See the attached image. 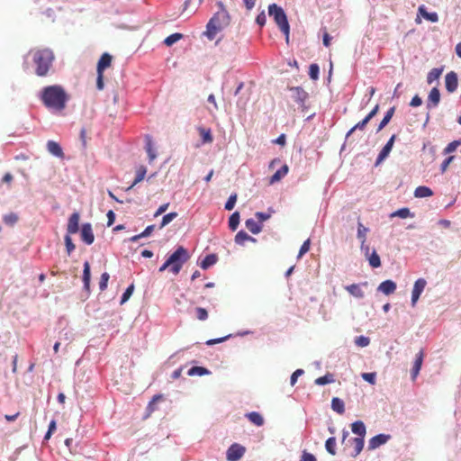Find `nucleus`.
<instances>
[{
	"label": "nucleus",
	"instance_id": "c85d7f7f",
	"mask_svg": "<svg viewBox=\"0 0 461 461\" xmlns=\"http://www.w3.org/2000/svg\"><path fill=\"white\" fill-rule=\"evenodd\" d=\"M414 212H411L408 207L400 208L390 214V218L399 217L401 219L413 218Z\"/></svg>",
	"mask_w": 461,
	"mask_h": 461
},
{
	"label": "nucleus",
	"instance_id": "ea45409f",
	"mask_svg": "<svg viewBox=\"0 0 461 461\" xmlns=\"http://www.w3.org/2000/svg\"><path fill=\"white\" fill-rule=\"evenodd\" d=\"M443 72V68H434L427 75L428 84H432L435 80H438Z\"/></svg>",
	"mask_w": 461,
	"mask_h": 461
},
{
	"label": "nucleus",
	"instance_id": "09e8293b",
	"mask_svg": "<svg viewBox=\"0 0 461 461\" xmlns=\"http://www.w3.org/2000/svg\"><path fill=\"white\" fill-rule=\"evenodd\" d=\"M176 217H177V212H171L165 214L162 217V220H161V222L159 225V229H162L165 226H167V224H169Z\"/></svg>",
	"mask_w": 461,
	"mask_h": 461
},
{
	"label": "nucleus",
	"instance_id": "4d7b16f0",
	"mask_svg": "<svg viewBox=\"0 0 461 461\" xmlns=\"http://www.w3.org/2000/svg\"><path fill=\"white\" fill-rule=\"evenodd\" d=\"M231 336H232L231 334H229V335H226L224 337L216 338V339H211L207 340L205 342V344L207 346H212V345H215V344H219V343L226 341L227 339L231 338Z\"/></svg>",
	"mask_w": 461,
	"mask_h": 461
},
{
	"label": "nucleus",
	"instance_id": "473e14b6",
	"mask_svg": "<svg viewBox=\"0 0 461 461\" xmlns=\"http://www.w3.org/2000/svg\"><path fill=\"white\" fill-rule=\"evenodd\" d=\"M240 214L238 211L232 212L228 220V226L231 231H235L240 224Z\"/></svg>",
	"mask_w": 461,
	"mask_h": 461
},
{
	"label": "nucleus",
	"instance_id": "0eeeda50",
	"mask_svg": "<svg viewBox=\"0 0 461 461\" xmlns=\"http://www.w3.org/2000/svg\"><path fill=\"white\" fill-rule=\"evenodd\" d=\"M290 91L293 93V99L298 104L302 112H306L309 109V105L306 104L309 94L302 86H292Z\"/></svg>",
	"mask_w": 461,
	"mask_h": 461
},
{
	"label": "nucleus",
	"instance_id": "3c124183",
	"mask_svg": "<svg viewBox=\"0 0 461 461\" xmlns=\"http://www.w3.org/2000/svg\"><path fill=\"white\" fill-rule=\"evenodd\" d=\"M237 199L238 194L236 193L231 194L224 204V209L226 211H231L235 207Z\"/></svg>",
	"mask_w": 461,
	"mask_h": 461
},
{
	"label": "nucleus",
	"instance_id": "423d86ee",
	"mask_svg": "<svg viewBox=\"0 0 461 461\" xmlns=\"http://www.w3.org/2000/svg\"><path fill=\"white\" fill-rule=\"evenodd\" d=\"M190 258L188 250L183 246H178L176 250L167 258L170 263L169 271L177 275L182 269L183 265Z\"/></svg>",
	"mask_w": 461,
	"mask_h": 461
},
{
	"label": "nucleus",
	"instance_id": "69168bd1",
	"mask_svg": "<svg viewBox=\"0 0 461 461\" xmlns=\"http://www.w3.org/2000/svg\"><path fill=\"white\" fill-rule=\"evenodd\" d=\"M421 104H422V99L419 95H415L410 102V105L412 107H418Z\"/></svg>",
	"mask_w": 461,
	"mask_h": 461
},
{
	"label": "nucleus",
	"instance_id": "a211bd4d",
	"mask_svg": "<svg viewBox=\"0 0 461 461\" xmlns=\"http://www.w3.org/2000/svg\"><path fill=\"white\" fill-rule=\"evenodd\" d=\"M113 57L107 52H104L100 57L97 66H96V71L97 73L104 74V70L111 66Z\"/></svg>",
	"mask_w": 461,
	"mask_h": 461
},
{
	"label": "nucleus",
	"instance_id": "c756f323",
	"mask_svg": "<svg viewBox=\"0 0 461 461\" xmlns=\"http://www.w3.org/2000/svg\"><path fill=\"white\" fill-rule=\"evenodd\" d=\"M394 112H395V107L394 106H393V107H391V108H389L387 110V112L384 115V118L382 119V121L378 124V127L376 129V132H379L380 131H382L390 122V121L392 120V118H393V114H394Z\"/></svg>",
	"mask_w": 461,
	"mask_h": 461
},
{
	"label": "nucleus",
	"instance_id": "0e129e2a",
	"mask_svg": "<svg viewBox=\"0 0 461 461\" xmlns=\"http://www.w3.org/2000/svg\"><path fill=\"white\" fill-rule=\"evenodd\" d=\"M316 460H317L316 456L313 454H312L306 450L303 451L300 461H316Z\"/></svg>",
	"mask_w": 461,
	"mask_h": 461
},
{
	"label": "nucleus",
	"instance_id": "864d4df0",
	"mask_svg": "<svg viewBox=\"0 0 461 461\" xmlns=\"http://www.w3.org/2000/svg\"><path fill=\"white\" fill-rule=\"evenodd\" d=\"M310 247H311V240L310 239H307L306 240L303 241V243L302 244L300 249H299V253L297 255V258H301L304 254H306L309 250H310Z\"/></svg>",
	"mask_w": 461,
	"mask_h": 461
},
{
	"label": "nucleus",
	"instance_id": "e2e57ef3",
	"mask_svg": "<svg viewBox=\"0 0 461 461\" xmlns=\"http://www.w3.org/2000/svg\"><path fill=\"white\" fill-rule=\"evenodd\" d=\"M255 216L258 219V222L261 224H262V222L270 219V213H267L265 212H257L255 213Z\"/></svg>",
	"mask_w": 461,
	"mask_h": 461
},
{
	"label": "nucleus",
	"instance_id": "8fccbe9b",
	"mask_svg": "<svg viewBox=\"0 0 461 461\" xmlns=\"http://www.w3.org/2000/svg\"><path fill=\"white\" fill-rule=\"evenodd\" d=\"M308 74H309V77L311 79L317 80L319 78V75H320L319 65L316 63L311 64L309 67Z\"/></svg>",
	"mask_w": 461,
	"mask_h": 461
},
{
	"label": "nucleus",
	"instance_id": "72a5a7b5",
	"mask_svg": "<svg viewBox=\"0 0 461 461\" xmlns=\"http://www.w3.org/2000/svg\"><path fill=\"white\" fill-rule=\"evenodd\" d=\"M145 149L148 153L149 162H152L156 158L157 153L155 149L153 148L152 140L149 135L146 136Z\"/></svg>",
	"mask_w": 461,
	"mask_h": 461
},
{
	"label": "nucleus",
	"instance_id": "a878e982",
	"mask_svg": "<svg viewBox=\"0 0 461 461\" xmlns=\"http://www.w3.org/2000/svg\"><path fill=\"white\" fill-rule=\"evenodd\" d=\"M289 171V167L286 164L283 165L278 168L270 177V184H275L284 178Z\"/></svg>",
	"mask_w": 461,
	"mask_h": 461
},
{
	"label": "nucleus",
	"instance_id": "b1692460",
	"mask_svg": "<svg viewBox=\"0 0 461 461\" xmlns=\"http://www.w3.org/2000/svg\"><path fill=\"white\" fill-rule=\"evenodd\" d=\"M218 261V256L214 253L206 255L199 263V266L202 269H208L213 265H215Z\"/></svg>",
	"mask_w": 461,
	"mask_h": 461
},
{
	"label": "nucleus",
	"instance_id": "cd10ccee",
	"mask_svg": "<svg viewBox=\"0 0 461 461\" xmlns=\"http://www.w3.org/2000/svg\"><path fill=\"white\" fill-rule=\"evenodd\" d=\"M245 417L254 425L260 427L264 424L265 420L263 416L258 411H250L245 414Z\"/></svg>",
	"mask_w": 461,
	"mask_h": 461
},
{
	"label": "nucleus",
	"instance_id": "2f4dec72",
	"mask_svg": "<svg viewBox=\"0 0 461 461\" xmlns=\"http://www.w3.org/2000/svg\"><path fill=\"white\" fill-rule=\"evenodd\" d=\"M433 195V191L425 185L418 186L414 191V196L417 198H426Z\"/></svg>",
	"mask_w": 461,
	"mask_h": 461
},
{
	"label": "nucleus",
	"instance_id": "ddd939ff",
	"mask_svg": "<svg viewBox=\"0 0 461 461\" xmlns=\"http://www.w3.org/2000/svg\"><path fill=\"white\" fill-rule=\"evenodd\" d=\"M83 293L86 294L87 298L90 294V282H91V267L88 261H85L83 265Z\"/></svg>",
	"mask_w": 461,
	"mask_h": 461
},
{
	"label": "nucleus",
	"instance_id": "20e7f679",
	"mask_svg": "<svg viewBox=\"0 0 461 461\" xmlns=\"http://www.w3.org/2000/svg\"><path fill=\"white\" fill-rule=\"evenodd\" d=\"M268 15L273 18L282 33L285 36L286 42L289 41L290 24L287 15L280 5L277 4H270L267 8Z\"/></svg>",
	"mask_w": 461,
	"mask_h": 461
},
{
	"label": "nucleus",
	"instance_id": "052dcab7",
	"mask_svg": "<svg viewBox=\"0 0 461 461\" xmlns=\"http://www.w3.org/2000/svg\"><path fill=\"white\" fill-rule=\"evenodd\" d=\"M455 159V156L449 155L447 157L440 165V172L443 174L447 169L449 164Z\"/></svg>",
	"mask_w": 461,
	"mask_h": 461
},
{
	"label": "nucleus",
	"instance_id": "a18cd8bd",
	"mask_svg": "<svg viewBox=\"0 0 461 461\" xmlns=\"http://www.w3.org/2000/svg\"><path fill=\"white\" fill-rule=\"evenodd\" d=\"M249 234L244 230H240L235 235L234 241L237 245L244 246L245 242L249 240Z\"/></svg>",
	"mask_w": 461,
	"mask_h": 461
},
{
	"label": "nucleus",
	"instance_id": "2eb2a0df",
	"mask_svg": "<svg viewBox=\"0 0 461 461\" xmlns=\"http://www.w3.org/2000/svg\"><path fill=\"white\" fill-rule=\"evenodd\" d=\"M439 103H440V91L437 86H435L429 93L428 99L426 102V108L429 111L432 110V109L438 107Z\"/></svg>",
	"mask_w": 461,
	"mask_h": 461
},
{
	"label": "nucleus",
	"instance_id": "603ef678",
	"mask_svg": "<svg viewBox=\"0 0 461 461\" xmlns=\"http://www.w3.org/2000/svg\"><path fill=\"white\" fill-rule=\"evenodd\" d=\"M355 344L360 348H366L370 344V339L366 336L360 335L355 338Z\"/></svg>",
	"mask_w": 461,
	"mask_h": 461
},
{
	"label": "nucleus",
	"instance_id": "79ce46f5",
	"mask_svg": "<svg viewBox=\"0 0 461 461\" xmlns=\"http://www.w3.org/2000/svg\"><path fill=\"white\" fill-rule=\"evenodd\" d=\"M182 38H183V34L182 33L175 32V33H172L169 36L166 37L164 41H163V43L166 46L170 47V46L174 45L175 43H176Z\"/></svg>",
	"mask_w": 461,
	"mask_h": 461
},
{
	"label": "nucleus",
	"instance_id": "58836bf2",
	"mask_svg": "<svg viewBox=\"0 0 461 461\" xmlns=\"http://www.w3.org/2000/svg\"><path fill=\"white\" fill-rule=\"evenodd\" d=\"M366 258L368 260L370 267H372L373 268H377L381 267L380 256L377 254L375 249Z\"/></svg>",
	"mask_w": 461,
	"mask_h": 461
},
{
	"label": "nucleus",
	"instance_id": "f257e3e1",
	"mask_svg": "<svg viewBox=\"0 0 461 461\" xmlns=\"http://www.w3.org/2000/svg\"><path fill=\"white\" fill-rule=\"evenodd\" d=\"M39 97L47 108L57 111L63 110L68 101V95L65 89L59 85L43 87Z\"/></svg>",
	"mask_w": 461,
	"mask_h": 461
},
{
	"label": "nucleus",
	"instance_id": "4468645a",
	"mask_svg": "<svg viewBox=\"0 0 461 461\" xmlns=\"http://www.w3.org/2000/svg\"><path fill=\"white\" fill-rule=\"evenodd\" d=\"M391 438V436L389 434H384V433H379L374 437H372L369 441H368V445H367V449L368 450H375L376 448H378L379 447H381L382 445H384L385 443H387V441Z\"/></svg>",
	"mask_w": 461,
	"mask_h": 461
},
{
	"label": "nucleus",
	"instance_id": "37998d69",
	"mask_svg": "<svg viewBox=\"0 0 461 461\" xmlns=\"http://www.w3.org/2000/svg\"><path fill=\"white\" fill-rule=\"evenodd\" d=\"M18 215L15 212H9L3 216V221L7 226H14L18 221Z\"/></svg>",
	"mask_w": 461,
	"mask_h": 461
},
{
	"label": "nucleus",
	"instance_id": "7ed1b4c3",
	"mask_svg": "<svg viewBox=\"0 0 461 461\" xmlns=\"http://www.w3.org/2000/svg\"><path fill=\"white\" fill-rule=\"evenodd\" d=\"M230 13H215L210 18L206 24V31L204 32V35L208 40L212 41L215 39L216 34L228 27L230 23Z\"/></svg>",
	"mask_w": 461,
	"mask_h": 461
},
{
	"label": "nucleus",
	"instance_id": "f8f14e48",
	"mask_svg": "<svg viewBox=\"0 0 461 461\" xmlns=\"http://www.w3.org/2000/svg\"><path fill=\"white\" fill-rule=\"evenodd\" d=\"M427 285V281L424 278H418L413 285L412 292H411V306H415L417 302L419 301L421 294L423 293L425 286Z\"/></svg>",
	"mask_w": 461,
	"mask_h": 461
},
{
	"label": "nucleus",
	"instance_id": "6e6552de",
	"mask_svg": "<svg viewBox=\"0 0 461 461\" xmlns=\"http://www.w3.org/2000/svg\"><path fill=\"white\" fill-rule=\"evenodd\" d=\"M379 111V105L376 104L360 122L355 124L346 134V139H348L349 136L355 132L356 131H363L367 123L377 114Z\"/></svg>",
	"mask_w": 461,
	"mask_h": 461
},
{
	"label": "nucleus",
	"instance_id": "c9c22d12",
	"mask_svg": "<svg viewBox=\"0 0 461 461\" xmlns=\"http://www.w3.org/2000/svg\"><path fill=\"white\" fill-rule=\"evenodd\" d=\"M198 131L200 133V136H201V139H202V142L203 144L212 142L213 137H212L211 129H206V128H203V127H199L198 128Z\"/></svg>",
	"mask_w": 461,
	"mask_h": 461
},
{
	"label": "nucleus",
	"instance_id": "dca6fc26",
	"mask_svg": "<svg viewBox=\"0 0 461 461\" xmlns=\"http://www.w3.org/2000/svg\"><path fill=\"white\" fill-rule=\"evenodd\" d=\"M445 86L448 93H453L458 86V77L454 71L448 72L445 77Z\"/></svg>",
	"mask_w": 461,
	"mask_h": 461
},
{
	"label": "nucleus",
	"instance_id": "1a4fd4ad",
	"mask_svg": "<svg viewBox=\"0 0 461 461\" xmlns=\"http://www.w3.org/2000/svg\"><path fill=\"white\" fill-rule=\"evenodd\" d=\"M396 138H397L396 135L393 134L389 138V140H387L385 145L381 149V150L379 151V153L377 155L375 162V167L380 165L383 161H384L388 158V156L390 155V153L393 148V144L396 140Z\"/></svg>",
	"mask_w": 461,
	"mask_h": 461
},
{
	"label": "nucleus",
	"instance_id": "5fc2aeb1",
	"mask_svg": "<svg viewBox=\"0 0 461 461\" xmlns=\"http://www.w3.org/2000/svg\"><path fill=\"white\" fill-rule=\"evenodd\" d=\"M109 278L110 276L107 272H104L101 275L99 281V289L101 291H104L107 288Z\"/></svg>",
	"mask_w": 461,
	"mask_h": 461
},
{
	"label": "nucleus",
	"instance_id": "e433bc0d",
	"mask_svg": "<svg viewBox=\"0 0 461 461\" xmlns=\"http://www.w3.org/2000/svg\"><path fill=\"white\" fill-rule=\"evenodd\" d=\"M368 231L369 228L364 226L360 220L358 219L357 238L360 240L361 243H366V234Z\"/></svg>",
	"mask_w": 461,
	"mask_h": 461
},
{
	"label": "nucleus",
	"instance_id": "4c0bfd02",
	"mask_svg": "<svg viewBox=\"0 0 461 461\" xmlns=\"http://www.w3.org/2000/svg\"><path fill=\"white\" fill-rule=\"evenodd\" d=\"M147 168L144 166H140L136 171V176L133 183L126 189V191L131 190L134 185L142 181L146 176Z\"/></svg>",
	"mask_w": 461,
	"mask_h": 461
},
{
	"label": "nucleus",
	"instance_id": "7c9ffc66",
	"mask_svg": "<svg viewBox=\"0 0 461 461\" xmlns=\"http://www.w3.org/2000/svg\"><path fill=\"white\" fill-rule=\"evenodd\" d=\"M210 374H211V371L209 369H207L206 367L198 366H194L187 370V375H189V376H194V375L203 376V375H210Z\"/></svg>",
	"mask_w": 461,
	"mask_h": 461
},
{
	"label": "nucleus",
	"instance_id": "412c9836",
	"mask_svg": "<svg viewBox=\"0 0 461 461\" xmlns=\"http://www.w3.org/2000/svg\"><path fill=\"white\" fill-rule=\"evenodd\" d=\"M418 14L429 22H431V23L438 22V14L436 12H429L427 7L423 5L419 6Z\"/></svg>",
	"mask_w": 461,
	"mask_h": 461
},
{
	"label": "nucleus",
	"instance_id": "bb28decb",
	"mask_svg": "<svg viewBox=\"0 0 461 461\" xmlns=\"http://www.w3.org/2000/svg\"><path fill=\"white\" fill-rule=\"evenodd\" d=\"M245 226L252 234L260 233L262 230V228H263L261 223H259L258 221H256L252 218L246 220Z\"/></svg>",
	"mask_w": 461,
	"mask_h": 461
},
{
	"label": "nucleus",
	"instance_id": "a19ab883",
	"mask_svg": "<svg viewBox=\"0 0 461 461\" xmlns=\"http://www.w3.org/2000/svg\"><path fill=\"white\" fill-rule=\"evenodd\" d=\"M336 438L335 437H330L326 439L325 441V449L326 451L332 455V456H335L336 453H337V448H336Z\"/></svg>",
	"mask_w": 461,
	"mask_h": 461
},
{
	"label": "nucleus",
	"instance_id": "393cba45",
	"mask_svg": "<svg viewBox=\"0 0 461 461\" xmlns=\"http://www.w3.org/2000/svg\"><path fill=\"white\" fill-rule=\"evenodd\" d=\"M351 430L357 438H365L366 428L362 420H356L351 424Z\"/></svg>",
	"mask_w": 461,
	"mask_h": 461
},
{
	"label": "nucleus",
	"instance_id": "39448f33",
	"mask_svg": "<svg viewBox=\"0 0 461 461\" xmlns=\"http://www.w3.org/2000/svg\"><path fill=\"white\" fill-rule=\"evenodd\" d=\"M79 220L80 214L77 212H74L68 218L67 225V234L64 237V242L68 255H70L76 249L75 244L70 237L72 234H76L79 230Z\"/></svg>",
	"mask_w": 461,
	"mask_h": 461
},
{
	"label": "nucleus",
	"instance_id": "6ab92c4d",
	"mask_svg": "<svg viewBox=\"0 0 461 461\" xmlns=\"http://www.w3.org/2000/svg\"><path fill=\"white\" fill-rule=\"evenodd\" d=\"M348 443L354 446V450L351 452L350 456L356 458L364 448L365 438L357 437L351 438L348 439Z\"/></svg>",
	"mask_w": 461,
	"mask_h": 461
},
{
	"label": "nucleus",
	"instance_id": "f3484780",
	"mask_svg": "<svg viewBox=\"0 0 461 461\" xmlns=\"http://www.w3.org/2000/svg\"><path fill=\"white\" fill-rule=\"evenodd\" d=\"M396 288V283L393 280L387 279L380 283L377 287V291L383 293L385 295H390L395 292Z\"/></svg>",
	"mask_w": 461,
	"mask_h": 461
},
{
	"label": "nucleus",
	"instance_id": "bf43d9fd",
	"mask_svg": "<svg viewBox=\"0 0 461 461\" xmlns=\"http://www.w3.org/2000/svg\"><path fill=\"white\" fill-rule=\"evenodd\" d=\"M304 374L303 369L298 368L296 369L290 376V384L291 386H294L299 376L303 375Z\"/></svg>",
	"mask_w": 461,
	"mask_h": 461
},
{
	"label": "nucleus",
	"instance_id": "338daca9",
	"mask_svg": "<svg viewBox=\"0 0 461 461\" xmlns=\"http://www.w3.org/2000/svg\"><path fill=\"white\" fill-rule=\"evenodd\" d=\"M272 142L274 144H277L280 146H285L286 143V136L285 133L280 134L276 139L273 140Z\"/></svg>",
	"mask_w": 461,
	"mask_h": 461
},
{
	"label": "nucleus",
	"instance_id": "4be33fe9",
	"mask_svg": "<svg viewBox=\"0 0 461 461\" xmlns=\"http://www.w3.org/2000/svg\"><path fill=\"white\" fill-rule=\"evenodd\" d=\"M47 150L56 158H64V152L62 147L59 143L54 140H48L47 142Z\"/></svg>",
	"mask_w": 461,
	"mask_h": 461
},
{
	"label": "nucleus",
	"instance_id": "49530a36",
	"mask_svg": "<svg viewBox=\"0 0 461 461\" xmlns=\"http://www.w3.org/2000/svg\"><path fill=\"white\" fill-rule=\"evenodd\" d=\"M461 145V138L458 139V140H455L453 141H451L450 143H448L446 148L443 149V154L444 155H447V154H451L452 152H454L456 148L458 146Z\"/></svg>",
	"mask_w": 461,
	"mask_h": 461
},
{
	"label": "nucleus",
	"instance_id": "f03ea898",
	"mask_svg": "<svg viewBox=\"0 0 461 461\" xmlns=\"http://www.w3.org/2000/svg\"><path fill=\"white\" fill-rule=\"evenodd\" d=\"M30 54L35 65V74L38 77H46L55 59L53 50L50 48L37 49L31 50Z\"/></svg>",
	"mask_w": 461,
	"mask_h": 461
},
{
	"label": "nucleus",
	"instance_id": "9b49d317",
	"mask_svg": "<svg viewBox=\"0 0 461 461\" xmlns=\"http://www.w3.org/2000/svg\"><path fill=\"white\" fill-rule=\"evenodd\" d=\"M246 448L238 443L231 444L227 452L226 457L228 461H239L245 454Z\"/></svg>",
	"mask_w": 461,
	"mask_h": 461
},
{
	"label": "nucleus",
	"instance_id": "6e6d98bb",
	"mask_svg": "<svg viewBox=\"0 0 461 461\" xmlns=\"http://www.w3.org/2000/svg\"><path fill=\"white\" fill-rule=\"evenodd\" d=\"M363 380L367 382L370 384H375L376 381V373L369 372V373H362L361 375Z\"/></svg>",
	"mask_w": 461,
	"mask_h": 461
},
{
	"label": "nucleus",
	"instance_id": "c03bdc74",
	"mask_svg": "<svg viewBox=\"0 0 461 461\" xmlns=\"http://www.w3.org/2000/svg\"><path fill=\"white\" fill-rule=\"evenodd\" d=\"M335 380H334V376L332 374H326L322 376H320L318 377L316 380H315V384L317 385H326V384H331L333 383Z\"/></svg>",
	"mask_w": 461,
	"mask_h": 461
},
{
	"label": "nucleus",
	"instance_id": "aec40b11",
	"mask_svg": "<svg viewBox=\"0 0 461 461\" xmlns=\"http://www.w3.org/2000/svg\"><path fill=\"white\" fill-rule=\"evenodd\" d=\"M361 285H367V282H364L362 284H352L349 285H347L345 289L349 293L350 295L362 299L365 296L364 291L361 289Z\"/></svg>",
	"mask_w": 461,
	"mask_h": 461
},
{
	"label": "nucleus",
	"instance_id": "f704fd0d",
	"mask_svg": "<svg viewBox=\"0 0 461 461\" xmlns=\"http://www.w3.org/2000/svg\"><path fill=\"white\" fill-rule=\"evenodd\" d=\"M331 409L339 414H343L345 412L344 401L339 397H333L331 400Z\"/></svg>",
	"mask_w": 461,
	"mask_h": 461
},
{
	"label": "nucleus",
	"instance_id": "de8ad7c7",
	"mask_svg": "<svg viewBox=\"0 0 461 461\" xmlns=\"http://www.w3.org/2000/svg\"><path fill=\"white\" fill-rule=\"evenodd\" d=\"M134 292V285L131 284L123 292V294L121 296L120 304H124L132 295Z\"/></svg>",
	"mask_w": 461,
	"mask_h": 461
},
{
	"label": "nucleus",
	"instance_id": "13d9d810",
	"mask_svg": "<svg viewBox=\"0 0 461 461\" xmlns=\"http://www.w3.org/2000/svg\"><path fill=\"white\" fill-rule=\"evenodd\" d=\"M256 23L259 26V27H264L266 25V23H267V15L265 14V11L262 10L256 17V20H255Z\"/></svg>",
	"mask_w": 461,
	"mask_h": 461
},
{
	"label": "nucleus",
	"instance_id": "5701e85b",
	"mask_svg": "<svg viewBox=\"0 0 461 461\" xmlns=\"http://www.w3.org/2000/svg\"><path fill=\"white\" fill-rule=\"evenodd\" d=\"M422 362H423V352L420 351L415 357V360H414L412 368L411 370V375L412 380H414L417 377V375H419L421 366H422Z\"/></svg>",
	"mask_w": 461,
	"mask_h": 461
},
{
	"label": "nucleus",
	"instance_id": "680f3d73",
	"mask_svg": "<svg viewBox=\"0 0 461 461\" xmlns=\"http://www.w3.org/2000/svg\"><path fill=\"white\" fill-rule=\"evenodd\" d=\"M196 311V317L200 321H205L208 318V312L205 308L203 307H197L195 309Z\"/></svg>",
	"mask_w": 461,
	"mask_h": 461
},
{
	"label": "nucleus",
	"instance_id": "9d476101",
	"mask_svg": "<svg viewBox=\"0 0 461 461\" xmlns=\"http://www.w3.org/2000/svg\"><path fill=\"white\" fill-rule=\"evenodd\" d=\"M80 239L86 245H92L95 241V234L92 224L85 222L79 227Z\"/></svg>",
	"mask_w": 461,
	"mask_h": 461
},
{
	"label": "nucleus",
	"instance_id": "774afa93",
	"mask_svg": "<svg viewBox=\"0 0 461 461\" xmlns=\"http://www.w3.org/2000/svg\"><path fill=\"white\" fill-rule=\"evenodd\" d=\"M106 216H107V226L110 227L114 223L116 216L113 210H109L106 213Z\"/></svg>",
	"mask_w": 461,
	"mask_h": 461
}]
</instances>
